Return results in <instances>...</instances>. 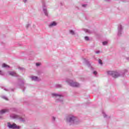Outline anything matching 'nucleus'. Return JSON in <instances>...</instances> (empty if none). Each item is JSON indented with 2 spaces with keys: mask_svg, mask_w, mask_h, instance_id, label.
<instances>
[{
  "mask_svg": "<svg viewBox=\"0 0 129 129\" xmlns=\"http://www.w3.org/2000/svg\"><path fill=\"white\" fill-rule=\"evenodd\" d=\"M55 87L56 88H61V87H62V85H59V84H56V85H55Z\"/></svg>",
  "mask_w": 129,
  "mask_h": 129,
  "instance_id": "17",
  "label": "nucleus"
},
{
  "mask_svg": "<svg viewBox=\"0 0 129 129\" xmlns=\"http://www.w3.org/2000/svg\"><path fill=\"white\" fill-rule=\"evenodd\" d=\"M0 75L4 76V75H5V73H4L3 71L0 70Z\"/></svg>",
  "mask_w": 129,
  "mask_h": 129,
  "instance_id": "21",
  "label": "nucleus"
},
{
  "mask_svg": "<svg viewBox=\"0 0 129 129\" xmlns=\"http://www.w3.org/2000/svg\"><path fill=\"white\" fill-rule=\"evenodd\" d=\"M99 63L100 64V65H102V61L100 59H99Z\"/></svg>",
  "mask_w": 129,
  "mask_h": 129,
  "instance_id": "23",
  "label": "nucleus"
},
{
  "mask_svg": "<svg viewBox=\"0 0 129 129\" xmlns=\"http://www.w3.org/2000/svg\"><path fill=\"white\" fill-rule=\"evenodd\" d=\"M15 111H17V110H14Z\"/></svg>",
  "mask_w": 129,
  "mask_h": 129,
  "instance_id": "37",
  "label": "nucleus"
},
{
  "mask_svg": "<svg viewBox=\"0 0 129 129\" xmlns=\"http://www.w3.org/2000/svg\"><path fill=\"white\" fill-rule=\"evenodd\" d=\"M70 33L71 35H75V32L73 30H70Z\"/></svg>",
  "mask_w": 129,
  "mask_h": 129,
  "instance_id": "18",
  "label": "nucleus"
},
{
  "mask_svg": "<svg viewBox=\"0 0 129 129\" xmlns=\"http://www.w3.org/2000/svg\"><path fill=\"white\" fill-rule=\"evenodd\" d=\"M10 117H11V118L15 119H19V120H20L22 122H24V121H25V119L24 118L22 117L21 116L17 114H12L10 115Z\"/></svg>",
  "mask_w": 129,
  "mask_h": 129,
  "instance_id": "4",
  "label": "nucleus"
},
{
  "mask_svg": "<svg viewBox=\"0 0 129 129\" xmlns=\"http://www.w3.org/2000/svg\"><path fill=\"white\" fill-rule=\"evenodd\" d=\"M18 69H19V70H20L21 71H24V70H25V68H22V67H19L18 68Z\"/></svg>",
  "mask_w": 129,
  "mask_h": 129,
  "instance_id": "19",
  "label": "nucleus"
},
{
  "mask_svg": "<svg viewBox=\"0 0 129 129\" xmlns=\"http://www.w3.org/2000/svg\"><path fill=\"white\" fill-rule=\"evenodd\" d=\"M85 63L86 64V65H87V66H88V67L90 68V69H91V70H94V69L91 66V65L90 64V63L89 62V61H88V60H86V59L84 58V59Z\"/></svg>",
  "mask_w": 129,
  "mask_h": 129,
  "instance_id": "8",
  "label": "nucleus"
},
{
  "mask_svg": "<svg viewBox=\"0 0 129 129\" xmlns=\"http://www.w3.org/2000/svg\"><path fill=\"white\" fill-rule=\"evenodd\" d=\"M67 82L70 86H72V87H79L80 86V84L79 83L74 82L71 80H67Z\"/></svg>",
  "mask_w": 129,
  "mask_h": 129,
  "instance_id": "5",
  "label": "nucleus"
},
{
  "mask_svg": "<svg viewBox=\"0 0 129 129\" xmlns=\"http://www.w3.org/2000/svg\"><path fill=\"white\" fill-rule=\"evenodd\" d=\"M36 66H37V67L40 66V63L37 62V63H36Z\"/></svg>",
  "mask_w": 129,
  "mask_h": 129,
  "instance_id": "30",
  "label": "nucleus"
},
{
  "mask_svg": "<svg viewBox=\"0 0 129 129\" xmlns=\"http://www.w3.org/2000/svg\"><path fill=\"white\" fill-rule=\"evenodd\" d=\"M121 2H125V0H121Z\"/></svg>",
  "mask_w": 129,
  "mask_h": 129,
  "instance_id": "35",
  "label": "nucleus"
},
{
  "mask_svg": "<svg viewBox=\"0 0 129 129\" xmlns=\"http://www.w3.org/2000/svg\"><path fill=\"white\" fill-rule=\"evenodd\" d=\"M43 11L45 16L48 17V11H47V8L45 6V4H43Z\"/></svg>",
  "mask_w": 129,
  "mask_h": 129,
  "instance_id": "9",
  "label": "nucleus"
},
{
  "mask_svg": "<svg viewBox=\"0 0 129 129\" xmlns=\"http://www.w3.org/2000/svg\"><path fill=\"white\" fill-rule=\"evenodd\" d=\"M102 114H103V117H107V115H106V114H105V112H104V111H102Z\"/></svg>",
  "mask_w": 129,
  "mask_h": 129,
  "instance_id": "20",
  "label": "nucleus"
},
{
  "mask_svg": "<svg viewBox=\"0 0 129 129\" xmlns=\"http://www.w3.org/2000/svg\"><path fill=\"white\" fill-rule=\"evenodd\" d=\"M103 45H107V41L103 42Z\"/></svg>",
  "mask_w": 129,
  "mask_h": 129,
  "instance_id": "26",
  "label": "nucleus"
},
{
  "mask_svg": "<svg viewBox=\"0 0 129 129\" xmlns=\"http://www.w3.org/2000/svg\"><path fill=\"white\" fill-rule=\"evenodd\" d=\"M2 98H3V99H5L6 100H8V98H7V97L3 96L2 97Z\"/></svg>",
  "mask_w": 129,
  "mask_h": 129,
  "instance_id": "25",
  "label": "nucleus"
},
{
  "mask_svg": "<svg viewBox=\"0 0 129 129\" xmlns=\"http://www.w3.org/2000/svg\"><path fill=\"white\" fill-rule=\"evenodd\" d=\"M82 6L83 8H86V7H87V4H83Z\"/></svg>",
  "mask_w": 129,
  "mask_h": 129,
  "instance_id": "24",
  "label": "nucleus"
},
{
  "mask_svg": "<svg viewBox=\"0 0 129 129\" xmlns=\"http://www.w3.org/2000/svg\"><path fill=\"white\" fill-rule=\"evenodd\" d=\"M55 117H52V121H55Z\"/></svg>",
  "mask_w": 129,
  "mask_h": 129,
  "instance_id": "31",
  "label": "nucleus"
},
{
  "mask_svg": "<svg viewBox=\"0 0 129 129\" xmlns=\"http://www.w3.org/2000/svg\"><path fill=\"white\" fill-rule=\"evenodd\" d=\"M24 85H25V82H24V81H20L19 82V86L21 88H24Z\"/></svg>",
  "mask_w": 129,
  "mask_h": 129,
  "instance_id": "12",
  "label": "nucleus"
},
{
  "mask_svg": "<svg viewBox=\"0 0 129 129\" xmlns=\"http://www.w3.org/2000/svg\"><path fill=\"white\" fill-rule=\"evenodd\" d=\"M67 122L70 125L77 124V118L73 115H70L67 117Z\"/></svg>",
  "mask_w": 129,
  "mask_h": 129,
  "instance_id": "2",
  "label": "nucleus"
},
{
  "mask_svg": "<svg viewBox=\"0 0 129 129\" xmlns=\"http://www.w3.org/2000/svg\"><path fill=\"white\" fill-rule=\"evenodd\" d=\"M30 78L32 81H39V78L38 77L31 76Z\"/></svg>",
  "mask_w": 129,
  "mask_h": 129,
  "instance_id": "11",
  "label": "nucleus"
},
{
  "mask_svg": "<svg viewBox=\"0 0 129 129\" xmlns=\"http://www.w3.org/2000/svg\"><path fill=\"white\" fill-rule=\"evenodd\" d=\"M8 111H9V109H3L0 111V113L1 114H4V113H6Z\"/></svg>",
  "mask_w": 129,
  "mask_h": 129,
  "instance_id": "14",
  "label": "nucleus"
},
{
  "mask_svg": "<svg viewBox=\"0 0 129 129\" xmlns=\"http://www.w3.org/2000/svg\"><path fill=\"white\" fill-rule=\"evenodd\" d=\"M126 59L128 60V61H129V57H127Z\"/></svg>",
  "mask_w": 129,
  "mask_h": 129,
  "instance_id": "36",
  "label": "nucleus"
},
{
  "mask_svg": "<svg viewBox=\"0 0 129 129\" xmlns=\"http://www.w3.org/2000/svg\"><path fill=\"white\" fill-rule=\"evenodd\" d=\"M85 40L86 41H89V37H88V36H86V37H85Z\"/></svg>",
  "mask_w": 129,
  "mask_h": 129,
  "instance_id": "22",
  "label": "nucleus"
},
{
  "mask_svg": "<svg viewBox=\"0 0 129 129\" xmlns=\"http://www.w3.org/2000/svg\"><path fill=\"white\" fill-rule=\"evenodd\" d=\"M2 67L3 68H10V66L6 63H3L2 64Z\"/></svg>",
  "mask_w": 129,
  "mask_h": 129,
  "instance_id": "15",
  "label": "nucleus"
},
{
  "mask_svg": "<svg viewBox=\"0 0 129 129\" xmlns=\"http://www.w3.org/2000/svg\"><path fill=\"white\" fill-rule=\"evenodd\" d=\"M51 95L52 97H55L56 102H63V96L62 95L56 93H52Z\"/></svg>",
  "mask_w": 129,
  "mask_h": 129,
  "instance_id": "3",
  "label": "nucleus"
},
{
  "mask_svg": "<svg viewBox=\"0 0 129 129\" xmlns=\"http://www.w3.org/2000/svg\"><path fill=\"white\" fill-rule=\"evenodd\" d=\"M84 31L86 33H87L88 34H91V33H92V32H91V31H90L88 29H84Z\"/></svg>",
  "mask_w": 129,
  "mask_h": 129,
  "instance_id": "16",
  "label": "nucleus"
},
{
  "mask_svg": "<svg viewBox=\"0 0 129 129\" xmlns=\"http://www.w3.org/2000/svg\"><path fill=\"white\" fill-rule=\"evenodd\" d=\"M7 126L9 127V128H12V129H20V126H17L16 123L11 124V123L9 122L7 123Z\"/></svg>",
  "mask_w": 129,
  "mask_h": 129,
  "instance_id": "6",
  "label": "nucleus"
},
{
  "mask_svg": "<svg viewBox=\"0 0 129 129\" xmlns=\"http://www.w3.org/2000/svg\"><path fill=\"white\" fill-rule=\"evenodd\" d=\"M96 54H99L100 53V51L99 50L95 51Z\"/></svg>",
  "mask_w": 129,
  "mask_h": 129,
  "instance_id": "28",
  "label": "nucleus"
},
{
  "mask_svg": "<svg viewBox=\"0 0 129 129\" xmlns=\"http://www.w3.org/2000/svg\"><path fill=\"white\" fill-rule=\"evenodd\" d=\"M93 74H94V75H95V76H96L97 75V72H96V71H94L93 72Z\"/></svg>",
  "mask_w": 129,
  "mask_h": 129,
  "instance_id": "27",
  "label": "nucleus"
},
{
  "mask_svg": "<svg viewBox=\"0 0 129 129\" xmlns=\"http://www.w3.org/2000/svg\"><path fill=\"white\" fill-rule=\"evenodd\" d=\"M30 25L29 24H27L26 25V28L28 29V28H29V27H30Z\"/></svg>",
  "mask_w": 129,
  "mask_h": 129,
  "instance_id": "29",
  "label": "nucleus"
},
{
  "mask_svg": "<svg viewBox=\"0 0 129 129\" xmlns=\"http://www.w3.org/2000/svg\"><path fill=\"white\" fill-rule=\"evenodd\" d=\"M105 2H110V1H111V0H105Z\"/></svg>",
  "mask_w": 129,
  "mask_h": 129,
  "instance_id": "33",
  "label": "nucleus"
},
{
  "mask_svg": "<svg viewBox=\"0 0 129 129\" xmlns=\"http://www.w3.org/2000/svg\"><path fill=\"white\" fill-rule=\"evenodd\" d=\"M23 2L25 4H26V3H27V2H28V0H23Z\"/></svg>",
  "mask_w": 129,
  "mask_h": 129,
  "instance_id": "32",
  "label": "nucleus"
},
{
  "mask_svg": "<svg viewBox=\"0 0 129 129\" xmlns=\"http://www.w3.org/2000/svg\"><path fill=\"white\" fill-rule=\"evenodd\" d=\"M8 74H9V75H11V76L19 77V75H18V74L16 73V72H8Z\"/></svg>",
  "mask_w": 129,
  "mask_h": 129,
  "instance_id": "10",
  "label": "nucleus"
},
{
  "mask_svg": "<svg viewBox=\"0 0 129 129\" xmlns=\"http://www.w3.org/2000/svg\"><path fill=\"white\" fill-rule=\"evenodd\" d=\"M125 73H127V70H124L120 73L113 71H108V75H110L113 78H117L118 77H124Z\"/></svg>",
  "mask_w": 129,
  "mask_h": 129,
  "instance_id": "1",
  "label": "nucleus"
},
{
  "mask_svg": "<svg viewBox=\"0 0 129 129\" xmlns=\"http://www.w3.org/2000/svg\"><path fill=\"white\" fill-rule=\"evenodd\" d=\"M118 33H117V35L119 37H120L121 36V34H122V30H123V28L122 27V26L121 25H119L118 26Z\"/></svg>",
  "mask_w": 129,
  "mask_h": 129,
  "instance_id": "7",
  "label": "nucleus"
},
{
  "mask_svg": "<svg viewBox=\"0 0 129 129\" xmlns=\"http://www.w3.org/2000/svg\"><path fill=\"white\" fill-rule=\"evenodd\" d=\"M55 26H57V23L56 22H51L49 25V27L51 28V27H55Z\"/></svg>",
  "mask_w": 129,
  "mask_h": 129,
  "instance_id": "13",
  "label": "nucleus"
},
{
  "mask_svg": "<svg viewBox=\"0 0 129 129\" xmlns=\"http://www.w3.org/2000/svg\"><path fill=\"white\" fill-rule=\"evenodd\" d=\"M4 90H5L6 91H8V89H4Z\"/></svg>",
  "mask_w": 129,
  "mask_h": 129,
  "instance_id": "34",
  "label": "nucleus"
}]
</instances>
